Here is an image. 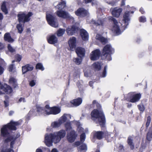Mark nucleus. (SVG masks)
<instances>
[{"mask_svg": "<svg viewBox=\"0 0 152 152\" xmlns=\"http://www.w3.org/2000/svg\"><path fill=\"white\" fill-rule=\"evenodd\" d=\"M19 124L18 122L12 121L1 129V135L6 138L4 139V143L1 152H13L11 148H13L15 139L10 135V130H15V126Z\"/></svg>", "mask_w": 152, "mask_h": 152, "instance_id": "1", "label": "nucleus"}, {"mask_svg": "<svg viewBox=\"0 0 152 152\" xmlns=\"http://www.w3.org/2000/svg\"><path fill=\"white\" fill-rule=\"evenodd\" d=\"M130 12L129 11H126L123 15L122 21L123 23V24L118 23L117 20L112 17H109V19L112 20L113 23L111 28L113 32L118 35L121 34L122 31L125 29L130 20L129 15Z\"/></svg>", "mask_w": 152, "mask_h": 152, "instance_id": "2", "label": "nucleus"}, {"mask_svg": "<svg viewBox=\"0 0 152 152\" xmlns=\"http://www.w3.org/2000/svg\"><path fill=\"white\" fill-rule=\"evenodd\" d=\"M66 134V132L64 130L55 132L53 134L49 135L46 134L45 136V143L48 147L52 146V142L56 143L59 142L61 139L64 137Z\"/></svg>", "mask_w": 152, "mask_h": 152, "instance_id": "3", "label": "nucleus"}, {"mask_svg": "<svg viewBox=\"0 0 152 152\" xmlns=\"http://www.w3.org/2000/svg\"><path fill=\"white\" fill-rule=\"evenodd\" d=\"M92 119L94 121L97 120L96 123H99L101 126L103 127L105 124V119L104 115L102 111L97 110H94L91 113Z\"/></svg>", "mask_w": 152, "mask_h": 152, "instance_id": "4", "label": "nucleus"}, {"mask_svg": "<svg viewBox=\"0 0 152 152\" xmlns=\"http://www.w3.org/2000/svg\"><path fill=\"white\" fill-rule=\"evenodd\" d=\"M114 52V49L110 45H107L104 47L102 52V58L103 59L110 61L112 59L111 55Z\"/></svg>", "mask_w": 152, "mask_h": 152, "instance_id": "5", "label": "nucleus"}, {"mask_svg": "<svg viewBox=\"0 0 152 152\" xmlns=\"http://www.w3.org/2000/svg\"><path fill=\"white\" fill-rule=\"evenodd\" d=\"M46 17L48 23L50 25L55 28L58 27V23L55 21V17L51 12H47Z\"/></svg>", "mask_w": 152, "mask_h": 152, "instance_id": "6", "label": "nucleus"}, {"mask_svg": "<svg viewBox=\"0 0 152 152\" xmlns=\"http://www.w3.org/2000/svg\"><path fill=\"white\" fill-rule=\"evenodd\" d=\"M33 15V14L31 12H29L27 15H26L23 12H20L18 15V21L19 22H21L24 23L28 22L30 19V17Z\"/></svg>", "mask_w": 152, "mask_h": 152, "instance_id": "7", "label": "nucleus"}, {"mask_svg": "<svg viewBox=\"0 0 152 152\" xmlns=\"http://www.w3.org/2000/svg\"><path fill=\"white\" fill-rule=\"evenodd\" d=\"M12 91V88L10 86L6 84L2 85L0 82V94H4L5 93L9 94Z\"/></svg>", "mask_w": 152, "mask_h": 152, "instance_id": "8", "label": "nucleus"}, {"mask_svg": "<svg viewBox=\"0 0 152 152\" xmlns=\"http://www.w3.org/2000/svg\"><path fill=\"white\" fill-rule=\"evenodd\" d=\"M48 108L49 105H48L45 106V108L39 106H37V108L38 114L39 115L46 116L48 115Z\"/></svg>", "mask_w": 152, "mask_h": 152, "instance_id": "9", "label": "nucleus"}, {"mask_svg": "<svg viewBox=\"0 0 152 152\" xmlns=\"http://www.w3.org/2000/svg\"><path fill=\"white\" fill-rule=\"evenodd\" d=\"M101 54L100 51L99 49H96L92 51L90 54V58L91 60L94 61L98 59Z\"/></svg>", "mask_w": 152, "mask_h": 152, "instance_id": "10", "label": "nucleus"}, {"mask_svg": "<svg viewBox=\"0 0 152 152\" xmlns=\"http://www.w3.org/2000/svg\"><path fill=\"white\" fill-rule=\"evenodd\" d=\"M110 10L113 16L118 18L120 16L122 11V9L118 7H116L111 9Z\"/></svg>", "mask_w": 152, "mask_h": 152, "instance_id": "11", "label": "nucleus"}, {"mask_svg": "<svg viewBox=\"0 0 152 152\" xmlns=\"http://www.w3.org/2000/svg\"><path fill=\"white\" fill-rule=\"evenodd\" d=\"M76 15L80 17H84L88 15V12L87 10L83 8H80L78 9L75 12Z\"/></svg>", "mask_w": 152, "mask_h": 152, "instance_id": "12", "label": "nucleus"}, {"mask_svg": "<svg viewBox=\"0 0 152 152\" xmlns=\"http://www.w3.org/2000/svg\"><path fill=\"white\" fill-rule=\"evenodd\" d=\"M77 136V134L75 132L74 130H72L69 133L67 134V140L69 142H72L75 141Z\"/></svg>", "mask_w": 152, "mask_h": 152, "instance_id": "13", "label": "nucleus"}, {"mask_svg": "<svg viewBox=\"0 0 152 152\" xmlns=\"http://www.w3.org/2000/svg\"><path fill=\"white\" fill-rule=\"evenodd\" d=\"M57 15L59 17L66 18L70 17L69 15L66 11L63 10H59L56 12Z\"/></svg>", "mask_w": 152, "mask_h": 152, "instance_id": "14", "label": "nucleus"}, {"mask_svg": "<svg viewBox=\"0 0 152 152\" xmlns=\"http://www.w3.org/2000/svg\"><path fill=\"white\" fill-rule=\"evenodd\" d=\"M108 135V133L105 132H103L101 131L95 132L94 136L97 139L100 140L102 139L104 137H106Z\"/></svg>", "mask_w": 152, "mask_h": 152, "instance_id": "15", "label": "nucleus"}, {"mask_svg": "<svg viewBox=\"0 0 152 152\" xmlns=\"http://www.w3.org/2000/svg\"><path fill=\"white\" fill-rule=\"evenodd\" d=\"M48 115L57 114L60 113L61 111V109L59 107H54L52 108L49 107L48 108Z\"/></svg>", "mask_w": 152, "mask_h": 152, "instance_id": "16", "label": "nucleus"}, {"mask_svg": "<svg viewBox=\"0 0 152 152\" xmlns=\"http://www.w3.org/2000/svg\"><path fill=\"white\" fill-rule=\"evenodd\" d=\"M76 38L75 37H72L70 38L69 41V44L70 47V49L71 50L73 51L76 47Z\"/></svg>", "mask_w": 152, "mask_h": 152, "instance_id": "17", "label": "nucleus"}, {"mask_svg": "<svg viewBox=\"0 0 152 152\" xmlns=\"http://www.w3.org/2000/svg\"><path fill=\"white\" fill-rule=\"evenodd\" d=\"M71 118L70 115L64 114L59 119L60 123L62 124L64 123H66L69 121Z\"/></svg>", "mask_w": 152, "mask_h": 152, "instance_id": "18", "label": "nucleus"}, {"mask_svg": "<svg viewBox=\"0 0 152 152\" xmlns=\"http://www.w3.org/2000/svg\"><path fill=\"white\" fill-rule=\"evenodd\" d=\"M75 51L78 56L80 58L83 57L85 55V50L81 47L77 48Z\"/></svg>", "mask_w": 152, "mask_h": 152, "instance_id": "19", "label": "nucleus"}, {"mask_svg": "<svg viewBox=\"0 0 152 152\" xmlns=\"http://www.w3.org/2000/svg\"><path fill=\"white\" fill-rule=\"evenodd\" d=\"M77 28L75 26H69L66 29V32L69 35H72L74 34L76 31Z\"/></svg>", "mask_w": 152, "mask_h": 152, "instance_id": "20", "label": "nucleus"}, {"mask_svg": "<svg viewBox=\"0 0 152 152\" xmlns=\"http://www.w3.org/2000/svg\"><path fill=\"white\" fill-rule=\"evenodd\" d=\"M33 69V66L29 64H26L22 67V71L23 74L26 73L27 72L31 71Z\"/></svg>", "mask_w": 152, "mask_h": 152, "instance_id": "21", "label": "nucleus"}, {"mask_svg": "<svg viewBox=\"0 0 152 152\" xmlns=\"http://www.w3.org/2000/svg\"><path fill=\"white\" fill-rule=\"evenodd\" d=\"M48 42L51 44H54L57 43L58 39L54 35L50 36L48 39Z\"/></svg>", "mask_w": 152, "mask_h": 152, "instance_id": "22", "label": "nucleus"}, {"mask_svg": "<svg viewBox=\"0 0 152 152\" xmlns=\"http://www.w3.org/2000/svg\"><path fill=\"white\" fill-rule=\"evenodd\" d=\"M96 39L100 42L103 44H105L108 42L107 39L103 37L101 35L97 34L96 37Z\"/></svg>", "mask_w": 152, "mask_h": 152, "instance_id": "23", "label": "nucleus"}, {"mask_svg": "<svg viewBox=\"0 0 152 152\" xmlns=\"http://www.w3.org/2000/svg\"><path fill=\"white\" fill-rule=\"evenodd\" d=\"M141 97L140 94H136L133 96L130 99V102H135L139 101Z\"/></svg>", "mask_w": 152, "mask_h": 152, "instance_id": "24", "label": "nucleus"}, {"mask_svg": "<svg viewBox=\"0 0 152 152\" xmlns=\"http://www.w3.org/2000/svg\"><path fill=\"white\" fill-rule=\"evenodd\" d=\"M80 34L82 39L84 40H88V35L86 31L84 29L80 30Z\"/></svg>", "mask_w": 152, "mask_h": 152, "instance_id": "25", "label": "nucleus"}, {"mask_svg": "<svg viewBox=\"0 0 152 152\" xmlns=\"http://www.w3.org/2000/svg\"><path fill=\"white\" fill-rule=\"evenodd\" d=\"M82 100L80 98H78L71 101V103L75 106L79 105L82 102Z\"/></svg>", "mask_w": 152, "mask_h": 152, "instance_id": "26", "label": "nucleus"}, {"mask_svg": "<svg viewBox=\"0 0 152 152\" xmlns=\"http://www.w3.org/2000/svg\"><path fill=\"white\" fill-rule=\"evenodd\" d=\"M4 38L5 41L10 42H12L14 41V39L11 37L9 33H6L4 35Z\"/></svg>", "mask_w": 152, "mask_h": 152, "instance_id": "27", "label": "nucleus"}, {"mask_svg": "<svg viewBox=\"0 0 152 152\" xmlns=\"http://www.w3.org/2000/svg\"><path fill=\"white\" fill-rule=\"evenodd\" d=\"M66 3L65 1H62L59 3L56 6V8L59 10H62L66 7Z\"/></svg>", "mask_w": 152, "mask_h": 152, "instance_id": "28", "label": "nucleus"}, {"mask_svg": "<svg viewBox=\"0 0 152 152\" xmlns=\"http://www.w3.org/2000/svg\"><path fill=\"white\" fill-rule=\"evenodd\" d=\"M9 83L14 88H16L17 86L16 80L13 77H11L9 80Z\"/></svg>", "mask_w": 152, "mask_h": 152, "instance_id": "29", "label": "nucleus"}, {"mask_svg": "<svg viewBox=\"0 0 152 152\" xmlns=\"http://www.w3.org/2000/svg\"><path fill=\"white\" fill-rule=\"evenodd\" d=\"M127 142L128 144L130 146L131 149H133L134 148V146L132 142V137H128Z\"/></svg>", "mask_w": 152, "mask_h": 152, "instance_id": "30", "label": "nucleus"}, {"mask_svg": "<svg viewBox=\"0 0 152 152\" xmlns=\"http://www.w3.org/2000/svg\"><path fill=\"white\" fill-rule=\"evenodd\" d=\"M93 67L96 70L98 71L101 69V64L99 62H96L92 65Z\"/></svg>", "mask_w": 152, "mask_h": 152, "instance_id": "31", "label": "nucleus"}, {"mask_svg": "<svg viewBox=\"0 0 152 152\" xmlns=\"http://www.w3.org/2000/svg\"><path fill=\"white\" fill-rule=\"evenodd\" d=\"M61 124L59 120L58 121H54L51 124V126L53 128H56L59 127Z\"/></svg>", "mask_w": 152, "mask_h": 152, "instance_id": "32", "label": "nucleus"}, {"mask_svg": "<svg viewBox=\"0 0 152 152\" xmlns=\"http://www.w3.org/2000/svg\"><path fill=\"white\" fill-rule=\"evenodd\" d=\"M87 148L85 144H83L79 147L78 150L80 152H83L86 151Z\"/></svg>", "mask_w": 152, "mask_h": 152, "instance_id": "33", "label": "nucleus"}, {"mask_svg": "<svg viewBox=\"0 0 152 152\" xmlns=\"http://www.w3.org/2000/svg\"><path fill=\"white\" fill-rule=\"evenodd\" d=\"M65 30L64 29L60 28L57 32V35L58 37L62 36L64 33Z\"/></svg>", "mask_w": 152, "mask_h": 152, "instance_id": "34", "label": "nucleus"}, {"mask_svg": "<svg viewBox=\"0 0 152 152\" xmlns=\"http://www.w3.org/2000/svg\"><path fill=\"white\" fill-rule=\"evenodd\" d=\"M103 21L99 19L97 21H96L94 20H92L91 21L92 23L96 26L102 25L103 23Z\"/></svg>", "mask_w": 152, "mask_h": 152, "instance_id": "35", "label": "nucleus"}, {"mask_svg": "<svg viewBox=\"0 0 152 152\" xmlns=\"http://www.w3.org/2000/svg\"><path fill=\"white\" fill-rule=\"evenodd\" d=\"M6 2H3L1 7V9L2 11L4 12L5 14L7 13V10L6 7Z\"/></svg>", "mask_w": 152, "mask_h": 152, "instance_id": "36", "label": "nucleus"}, {"mask_svg": "<svg viewBox=\"0 0 152 152\" xmlns=\"http://www.w3.org/2000/svg\"><path fill=\"white\" fill-rule=\"evenodd\" d=\"M23 25L19 23L18 24L17 26V28L18 31V33H22V31L23 30Z\"/></svg>", "mask_w": 152, "mask_h": 152, "instance_id": "37", "label": "nucleus"}, {"mask_svg": "<svg viewBox=\"0 0 152 152\" xmlns=\"http://www.w3.org/2000/svg\"><path fill=\"white\" fill-rule=\"evenodd\" d=\"M82 58H74L73 59V61L77 65H79L81 64L82 61Z\"/></svg>", "mask_w": 152, "mask_h": 152, "instance_id": "38", "label": "nucleus"}, {"mask_svg": "<svg viewBox=\"0 0 152 152\" xmlns=\"http://www.w3.org/2000/svg\"><path fill=\"white\" fill-rule=\"evenodd\" d=\"M86 136L84 133H83L80 136V142L82 143L85 141L86 139Z\"/></svg>", "mask_w": 152, "mask_h": 152, "instance_id": "39", "label": "nucleus"}, {"mask_svg": "<svg viewBox=\"0 0 152 152\" xmlns=\"http://www.w3.org/2000/svg\"><path fill=\"white\" fill-rule=\"evenodd\" d=\"M36 68L37 69H39L42 71L44 69L42 64L40 63H38L37 64Z\"/></svg>", "mask_w": 152, "mask_h": 152, "instance_id": "40", "label": "nucleus"}, {"mask_svg": "<svg viewBox=\"0 0 152 152\" xmlns=\"http://www.w3.org/2000/svg\"><path fill=\"white\" fill-rule=\"evenodd\" d=\"M65 127L67 129H71L70 122L69 121L66 122L65 124Z\"/></svg>", "mask_w": 152, "mask_h": 152, "instance_id": "41", "label": "nucleus"}, {"mask_svg": "<svg viewBox=\"0 0 152 152\" xmlns=\"http://www.w3.org/2000/svg\"><path fill=\"white\" fill-rule=\"evenodd\" d=\"M151 121V118L150 116H148L147 117V121L146 122V127L147 128L149 126Z\"/></svg>", "mask_w": 152, "mask_h": 152, "instance_id": "42", "label": "nucleus"}, {"mask_svg": "<svg viewBox=\"0 0 152 152\" xmlns=\"http://www.w3.org/2000/svg\"><path fill=\"white\" fill-rule=\"evenodd\" d=\"M9 50L11 52H13L15 51V49L13 48L10 44H8L7 47Z\"/></svg>", "mask_w": 152, "mask_h": 152, "instance_id": "43", "label": "nucleus"}, {"mask_svg": "<svg viewBox=\"0 0 152 152\" xmlns=\"http://www.w3.org/2000/svg\"><path fill=\"white\" fill-rule=\"evenodd\" d=\"M107 66H106L104 67V71L102 72V77H105L107 75Z\"/></svg>", "mask_w": 152, "mask_h": 152, "instance_id": "44", "label": "nucleus"}, {"mask_svg": "<svg viewBox=\"0 0 152 152\" xmlns=\"http://www.w3.org/2000/svg\"><path fill=\"white\" fill-rule=\"evenodd\" d=\"M137 106L140 110L141 111H144L145 108L143 104H141L138 105Z\"/></svg>", "mask_w": 152, "mask_h": 152, "instance_id": "45", "label": "nucleus"}, {"mask_svg": "<svg viewBox=\"0 0 152 152\" xmlns=\"http://www.w3.org/2000/svg\"><path fill=\"white\" fill-rule=\"evenodd\" d=\"M118 150L119 152H124V149L123 145L120 144L118 147Z\"/></svg>", "mask_w": 152, "mask_h": 152, "instance_id": "46", "label": "nucleus"}, {"mask_svg": "<svg viewBox=\"0 0 152 152\" xmlns=\"http://www.w3.org/2000/svg\"><path fill=\"white\" fill-rule=\"evenodd\" d=\"M36 80H32L29 82V85L31 87L34 86L36 84Z\"/></svg>", "mask_w": 152, "mask_h": 152, "instance_id": "47", "label": "nucleus"}, {"mask_svg": "<svg viewBox=\"0 0 152 152\" xmlns=\"http://www.w3.org/2000/svg\"><path fill=\"white\" fill-rule=\"evenodd\" d=\"M139 21L140 22H145L146 21V18L143 16L139 18Z\"/></svg>", "mask_w": 152, "mask_h": 152, "instance_id": "48", "label": "nucleus"}, {"mask_svg": "<svg viewBox=\"0 0 152 152\" xmlns=\"http://www.w3.org/2000/svg\"><path fill=\"white\" fill-rule=\"evenodd\" d=\"M14 69V66L13 64L10 65L9 67V70L10 72H12L13 71Z\"/></svg>", "mask_w": 152, "mask_h": 152, "instance_id": "49", "label": "nucleus"}, {"mask_svg": "<svg viewBox=\"0 0 152 152\" xmlns=\"http://www.w3.org/2000/svg\"><path fill=\"white\" fill-rule=\"evenodd\" d=\"M77 130L79 132L81 133V132H83V133H84V129L80 126H79L78 127Z\"/></svg>", "mask_w": 152, "mask_h": 152, "instance_id": "50", "label": "nucleus"}, {"mask_svg": "<svg viewBox=\"0 0 152 152\" xmlns=\"http://www.w3.org/2000/svg\"><path fill=\"white\" fill-rule=\"evenodd\" d=\"M16 58L17 61L19 62L20 61L21 59V56L19 55H17L16 57Z\"/></svg>", "mask_w": 152, "mask_h": 152, "instance_id": "51", "label": "nucleus"}, {"mask_svg": "<svg viewBox=\"0 0 152 152\" xmlns=\"http://www.w3.org/2000/svg\"><path fill=\"white\" fill-rule=\"evenodd\" d=\"M4 45L0 42V50H2L4 48Z\"/></svg>", "mask_w": 152, "mask_h": 152, "instance_id": "52", "label": "nucleus"}, {"mask_svg": "<svg viewBox=\"0 0 152 152\" xmlns=\"http://www.w3.org/2000/svg\"><path fill=\"white\" fill-rule=\"evenodd\" d=\"M4 71V69L3 67L0 66V75L3 73Z\"/></svg>", "mask_w": 152, "mask_h": 152, "instance_id": "53", "label": "nucleus"}, {"mask_svg": "<svg viewBox=\"0 0 152 152\" xmlns=\"http://www.w3.org/2000/svg\"><path fill=\"white\" fill-rule=\"evenodd\" d=\"M130 11H131V10H132L133 11H131V13H134V11L135 10V9L134 7H132L130 8V9H129Z\"/></svg>", "mask_w": 152, "mask_h": 152, "instance_id": "54", "label": "nucleus"}, {"mask_svg": "<svg viewBox=\"0 0 152 152\" xmlns=\"http://www.w3.org/2000/svg\"><path fill=\"white\" fill-rule=\"evenodd\" d=\"M90 75V73H88L87 72H84V75L86 77H89Z\"/></svg>", "mask_w": 152, "mask_h": 152, "instance_id": "55", "label": "nucleus"}, {"mask_svg": "<svg viewBox=\"0 0 152 152\" xmlns=\"http://www.w3.org/2000/svg\"><path fill=\"white\" fill-rule=\"evenodd\" d=\"M106 1L107 3H108L109 4H110L111 5H112L113 6L114 4V2H110V1L108 2V1L107 0H104Z\"/></svg>", "mask_w": 152, "mask_h": 152, "instance_id": "56", "label": "nucleus"}, {"mask_svg": "<svg viewBox=\"0 0 152 152\" xmlns=\"http://www.w3.org/2000/svg\"><path fill=\"white\" fill-rule=\"evenodd\" d=\"M19 101L20 102H25V100L24 98H21L19 99Z\"/></svg>", "mask_w": 152, "mask_h": 152, "instance_id": "57", "label": "nucleus"}, {"mask_svg": "<svg viewBox=\"0 0 152 152\" xmlns=\"http://www.w3.org/2000/svg\"><path fill=\"white\" fill-rule=\"evenodd\" d=\"M151 138V135L149 134H148L147 135V139L148 140H150Z\"/></svg>", "mask_w": 152, "mask_h": 152, "instance_id": "58", "label": "nucleus"}, {"mask_svg": "<svg viewBox=\"0 0 152 152\" xmlns=\"http://www.w3.org/2000/svg\"><path fill=\"white\" fill-rule=\"evenodd\" d=\"M140 11L142 14H143L144 13V11L143 10V9L142 8H141L140 9Z\"/></svg>", "mask_w": 152, "mask_h": 152, "instance_id": "59", "label": "nucleus"}, {"mask_svg": "<svg viewBox=\"0 0 152 152\" xmlns=\"http://www.w3.org/2000/svg\"><path fill=\"white\" fill-rule=\"evenodd\" d=\"M93 0H85V3L86 4L90 3Z\"/></svg>", "mask_w": 152, "mask_h": 152, "instance_id": "60", "label": "nucleus"}, {"mask_svg": "<svg viewBox=\"0 0 152 152\" xmlns=\"http://www.w3.org/2000/svg\"><path fill=\"white\" fill-rule=\"evenodd\" d=\"M4 105L5 107H7L8 105V102L6 101H4Z\"/></svg>", "mask_w": 152, "mask_h": 152, "instance_id": "61", "label": "nucleus"}, {"mask_svg": "<svg viewBox=\"0 0 152 152\" xmlns=\"http://www.w3.org/2000/svg\"><path fill=\"white\" fill-rule=\"evenodd\" d=\"M80 144V142L78 141L75 142V145L76 146H78Z\"/></svg>", "mask_w": 152, "mask_h": 152, "instance_id": "62", "label": "nucleus"}, {"mask_svg": "<svg viewBox=\"0 0 152 152\" xmlns=\"http://www.w3.org/2000/svg\"><path fill=\"white\" fill-rule=\"evenodd\" d=\"M3 18V16L2 14L0 13V20H2Z\"/></svg>", "mask_w": 152, "mask_h": 152, "instance_id": "63", "label": "nucleus"}, {"mask_svg": "<svg viewBox=\"0 0 152 152\" xmlns=\"http://www.w3.org/2000/svg\"><path fill=\"white\" fill-rule=\"evenodd\" d=\"M51 152H58L57 150L55 148L53 149Z\"/></svg>", "mask_w": 152, "mask_h": 152, "instance_id": "64", "label": "nucleus"}]
</instances>
